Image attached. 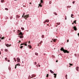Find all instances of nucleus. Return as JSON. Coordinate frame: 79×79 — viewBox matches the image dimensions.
<instances>
[{
  "instance_id": "obj_45",
  "label": "nucleus",
  "mask_w": 79,
  "mask_h": 79,
  "mask_svg": "<svg viewBox=\"0 0 79 79\" xmlns=\"http://www.w3.org/2000/svg\"><path fill=\"white\" fill-rule=\"evenodd\" d=\"M10 19H12V17H10Z\"/></svg>"
},
{
  "instance_id": "obj_57",
  "label": "nucleus",
  "mask_w": 79,
  "mask_h": 79,
  "mask_svg": "<svg viewBox=\"0 0 79 79\" xmlns=\"http://www.w3.org/2000/svg\"><path fill=\"white\" fill-rule=\"evenodd\" d=\"M19 42H21V41L20 40V41H19Z\"/></svg>"
},
{
  "instance_id": "obj_43",
  "label": "nucleus",
  "mask_w": 79,
  "mask_h": 79,
  "mask_svg": "<svg viewBox=\"0 0 79 79\" xmlns=\"http://www.w3.org/2000/svg\"><path fill=\"white\" fill-rule=\"evenodd\" d=\"M68 77V75H65V77Z\"/></svg>"
},
{
  "instance_id": "obj_44",
  "label": "nucleus",
  "mask_w": 79,
  "mask_h": 79,
  "mask_svg": "<svg viewBox=\"0 0 79 79\" xmlns=\"http://www.w3.org/2000/svg\"><path fill=\"white\" fill-rule=\"evenodd\" d=\"M7 61H8V62H10V60H8Z\"/></svg>"
},
{
  "instance_id": "obj_39",
  "label": "nucleus",
  "mask_w": 79,
  "mask_h": 79,
  "mask_svg": "<svg viewBox=\"0 0 79 79\" xmlns=\"http://www.w3.org/2000/svg\"><path fill=\"white\" fill-rule=\"evenodd\" d=\"M75 3V1H73V4H74V3Z\"/></svg>"
},
{
  "instance_id": "obj_29",
  "label": "nucleus",
  "mask_w": 79,
  "mask_h": 79,
  "mask_svg": "<svg viewBox=\"0 0 79 79\" xmlns=\"http://www.w3.org/2000/svg\"><path fill=\"white\" fill-rule=\"evenodd\" d=\"M20 48H23V46H21L20 47Z\"/></svg>"
},
{
  "instance_id": "obj_13",
  "label": "nucleus",
  "mask_w": 79,
  "mask_h": 79,
  "mask_svg": "<svg viewBox=\"0 0 79 79\" xmlns=\"http://www.w3.org/2000/svg\"><path fill=\"white\" fill-rule=\"evenodd\" d=\"M50 72H51V73H52V74H53V73H54V72L52 71V70H50Z\"/></svg>"
},
{
  "instance_id": "obj_40",
  "label": "nucleus",
  "mask_w": 79,
  "mask_h": 79,
  "mask_svg": "<svg viewBox=\"0 0 79 79\" xmlns=\"http://www.w3.org/2000/svg\"><path fill=\"white\" fill-rule=\"evenodd\" d=\"M17 31H18L19 32H21V31H20V30H18Z\"/></svg>"
},
{
  "instance_id": "obj_23",
  "label": "nucleus",
  "mask_w": 79,
  "mask_h": 79,
  "mask_svg": "<svg viewBox=\"0 0 79 79\" xmlns=\"http://www.w3.org/2000/svg\"><path fill=\"white\" fill-rule=\"evenodd\" d=\"M56 24H57V25H60V23H57Z\"/></svg>"
},
{
  "instance_id": "obj_31",
  "label": "nucleus",
  "mask_w": 79,
  "mask_h": 79,
  "mask_svg": "<svg viewBox=\"0 0 79 79\" xmlns=\"http://www.w3.org/2000/svg\"><path fill=\"white\" fill-rule=\"evenodd\" d=\"M4 38H5V37H3L2 38H1V39H2V40H3V39H4Z\"/></svg>"
},
{
  "instance_id": "obj_28",
  "label": "nucleus",
  "mask_w": 79,
  "mask_h": 79,
  "mask_svg": "<svg viewBox=\"0 0 79 79\" xmlns=\"http://www.w3.org/2000/svg\"><path fill=\"white\" fill-rule=\"evenodd\" d=\"M40 2L41 3H43V1H42V0H41Z\"/></svg>"
},
{
  "instance_id": "obj_16",
  "label": "nucleus",
  "mask_w": 79,
  "mask_h": 79,
  "mask_svg": "<svg viewBox=\"0 0 79 79\" xmlns=\"http://www.w3.org/2000/svg\"><path fill=\"white\" fill-rule=\"evenodd\" d=\"M54 15H57V14L55 12H54L53 13Z\"/></svg>"
},
{
  "instance_id": "obj_10",
  "label": "nucleus",
  "mask_w": 79,
  "mask_h": 79,
  "mask_svg": "<svg viewBox=\"0 0 79 79\" xmlns=\"http://www.w3.org/2000/svg\"><path fill=\"white\" fill-rule=\"evenodd\" d=\"M76 70L77 71H79V67H77L76 68Z\"/></svg>"
},
{
  "instance_id": "obj_25",
  "label": "nucleus",
  "mask_w": 79,
  "mask_h": 79,
  "mask_svg": "<svg viewBox=\"0 0 79 79\" xmlns=\"http://www.w3.org/2000/svg\"><path fill=\"white\" fill-rule=\"evenodd\" d=\"M39 6H40V7H42V6L40 5V4H39Z\"/></svg>"
},
{
  "instance_id": "obj_49",
  "label": "nucleus",
  "mask_w": 79,
  "mask_h": 79,
  "mask_svg": "<svg viewBox=\"0 0 79 79\" xmlns=\"http://www.w3.org/2000/svg\"><path fill=\"white\" fill-rule=\"evenodd\" d=\"M41 43L40 42L39 43V44H40V45H41Z\"/></svg>"
},
{
  "instance_id": "obj_21",
  "label": "nucleus",
  "mask_w": 79,
  "mask_h": 79,
  "mask_svg": "<svg viewBox=\"0 0 79 79\" xmlns=\"http://www.w3.org/2000/svg\"><path fill=\"white\" fill-rule=\"evenodd\" d=\"M4 0H1V3H3L4 2Z\"/></svg>"
},
{
  "instance_id": "obj_24",
  "label": "nucleus",
  "mask_w": 79,
  "mask_h": 79,
  "mask_svg": "<svg viewBox=\"0 0 79 79\" xmlns=\"http://www.w3.org/2000/svg\"><path fill=\"white\" fill-rule=\"evenodd\" d=\"M35 55H36L37 56H38V53L36 52L35 53Z\"/></svg>"
},
{
  "instance_id": "obj_53",
  "label": "nucleus",
  "mask_w": 79,
  "mask_h": 79,
  "mask_svg": "<svg viewBox=\"0 0 79 79\" xmlns=\"http://www.w3.org/2000/svg\"><path fill=\"white\" fill-rule=\"evenodd\" d=\"M38 66H39V67H40V65H39Z\"/></svg>"
},
{
  "instance_id": "obj_26",
  "label": "nucleus",
  "mask_w": 79,
  "mask_h": 79,
  "mask_svg": "<svg viewBox=\"0 0 79 79\" xmlns=\"http://www.w3.org/2000/svg\"><path fill=\"white\" fill-rule=\"evenodd\" d=\"M21 29L22 30H24V28L23 27H22Z\"/></svg>"
},
{
  "instance_id": "obj_54",
  "label": "nucleus",
  "mask_w": 79,
  "mask_h": 79,
  "mask_svg": "<svg viewBox=\"0 0 79 79\" xmlns=\"http://www.w3.org/2000/svg\"><path fill=\"white\" fill-rule=\"evenodd\" d=\"M1 55V52L0 51V55Z\"/></svg>"
},
{
  "instance_id": "obj_38",
  "label": "nucleus",
  "mask_w": 79,
  "mask_h": 79,
  "mask_svg": "<svg viewBox=\"0 0 79 79\" xmlns=\"http://www.w3.org/2000/svg\"><path fill=\"white\" fill-rule=\"evenodd\" d=\"M65 19L66 20L67 19L66 18V16H65Z\"/></svg>"
},
{
  "instance_id": "obj_58",
  "label": "nucleus",
  "mask_w": 79,
  "mask_h": 79,
  "mask_svg": "<svg viewBox=\"0 0 79 79\" xmlns=\"http://www.w3.org/2000/svg\"><path fill=\"white\" fill-rule=\"evenodd\" d=\"M1 41H2V40H0V42H1Z\"/></svg>"
},
{
  "instance_id": "obj_1",
  "label": "nucleus",
  "mask_w": 79,
  "mask_h": 79,
  "mask_svg": "<svg viewBox=\"0 0 79 79\" xmlns=\"http://www.w3.org/2000/svg\"><path fill=\"white\" fill-rule=\"evenodd\" d=\"M60 50L61 51H63V52H64V53H69V52L68 51V50H64L63 47L61 48Z\"/></svg>"
},
{
  "instance_id": "obj_36",
  "label": "nucleus",
  "mask_w": 79,
  "mask_h": 79,
  "mask_svg": "<svg viewBox=\"0 0 79 79\" xmlns=\"http://www.w3.org/2000/svg\"><path fill=\"white\" fill-rule=\"evenodd\" d=\"M49 4H51V3H52V1H50V2H49Z\"/></svg>"
},
{
  "instance_id": "obj_18",
  "label": "nucleus",
  "mask_w": 79,
  "mask_h": 79,
  "mask_svg": "<svg viewBox=\"0 0 79 79\" xmlns=\"http://www.w3.org/2000/svg\"><path fill=\"white\" fill-rule=\"evenodd\" d=\"M31 76H32V77H34L35 76V75H31Z\"/></svg>"
},
{
  "instance_id": "obj_15",
  "label": "nucleus",
  "mask_w": 79,
  "mask_h": 79,
  "mask_svg": "<svg viewBox=\"0 0 79 79\" xmlns=\"http://www.w3.org/2000/svg\"><path fill=\"white\" fill-rule=\"evenodd\" d=\"M28 47H29V48H30V49L32 48V46H31L30 45H28Z\"/></svg>"
},
{
  "instance_id": "obj_2",
  "label": "nucleus",
  "mask_w": 79,
  "mask_h": 79,
  "mask_svg": "<svg viewBox=\"0 0 79 79\" xmlns=\"http://www.w3.org/2000/svg\"><path fill=\"white\" fill-rule=\"evenodd\" d=\"M22 18H25V19H27V18H29V15H27L25 16L23 15Z\"/></svg>"
},
{
  "instance_id": "obj_20",
  "label": "nucleus",
  "mask_w": 79,
  "mask_h": 79,
  "mask_svg": "<svg viewBox=\"0 0 79 79\" xmlns=\"http://www.w3.org/2000/svg\"><path fill=\"white\" fill-rule=\"evenodd\" d=\"M31 76L29 75L28 76V79H31Z\"/></svg>"
},
{
  "instance_id": "obj_50",
  "label": "nucleus",
  "mask_w": 79,
  "mask_h": 79,
  "mask_svg": "<svg viewBox=\"0 0 79 79\" xmlns=\"http://www.w3.org/2000/svg\"><path fill=\"white\" fill-rule=\"evenodd\" d=\"M29 44H30V43H31V42H30V41H29Z\"/></svg>"
},
{
  "instance_id": "obj_42",
  "label": "nucleus",
  "mask_w": 79,
  "mask_h": 79,
  "mask_svg": "<svg viewBox=\"0 0 79 79\" xmlns=\"http://www.w3.org/2000/svg\"><path fill=\"white\" fill-rule=\"evenodd\" d=\"M67 42H69V40H67Z\"/></svg>"
},
{
  "instance_id": "obj_55",
  "label": "nucleus",
  "mask_w": 79,
  "mask_h": 79,
  "mask_svg": "<svg viewBox=\"0 0 79 79\" xmlns=\"http://www.w3.org/2000/svg\"><path fill=\"white\" fill-rule=\"evenodd\" d=\"M56 63H57V62H58V60H56Z\"/></svg>"
},
{
  "instance_id": "obj_11",
  "label": "nucleus",
  "mask_w": 79,
  "mask_h": 79,
  "mask_svg": "<svg viewBox=\"0 0 79 79\" xmlns=\"http://www.w3.org/2000/svg\"><path fill=\"white\" fill-rule=\"evenodd\" d=\"M53 75H54V77H55V78H56V74L54 73Z\"/></svg>"
},
{
  "instance_id": "obj_48",
  "label": "nucleus",
  "mask_w": 79,
  "mask_h": 79,
  "mask_svg": "<svg viewBox=\"0 0 79 79\" xmlns=\"http://www.w3.org/2000/svg\"><path fill=\"white\" fill-rule=\"evenodd\" d=\"M74 22H73V23H72V24H74Z\"/></svg>"
},
{
  "instance_id": "obj_41",
  "label": "nucleus",
  "mask_w": 79,
  "mask_h": 79,
  "mask_svg": "<svg viewBox=\"0 0 79 79\" xmlns=\"http://www.w3.org/2000/svg\"><path fill=\"white\" fill-rule=\"evenodd\" d=\"M37 64V62H35V65H36V64Z\"/></svg>"
},
{
  "instance_id": "obj_37",
  "label": "nucleus",
  "mask_w": 79,
  "mask_h": 79,
  "mask_svg": "<svg viewBox=\"0 0 79 79\" xmlns=\"http://www.w3.org/2000/svg\"><path fill=\"white\" fill-rule=\"evenodd\" d=\"M74 16V15H73V14H72L71 15V17H72V18H73V17H72V16Z\"/></svg>"
},
{
  "instance_id": "obj_19",
  "label": "nucleus",
  "mask_w": 79,
  "mask_h": 79,
  "mask_svg": "<svg viewBox=\"0 0 79 79\" xmlns=\"http://www.w3.org/2000/svg\"><path fill=\"white\" fill-rule=\"evenodd\" d=\"M76 20H75L74 21H73V23H75V24H76Z\"/></svg>"
},
{
  "instance_id": "obj_47",
  "label": "nucleus",
  "mask_w": 79,
  "mask_h": 79,
  "mask_svg": "<svg viewBox=\"0 0 79 79\" xmlns=\"http://www.w3.org/2000/svg\"><path fill=\"white\" fill-rule=\"evenodd\" d=\"M23 15H25V13H23Z\"/></svg>"
},
{
  "instance_id": "obj_62",
  "label": "nucleus",
  "mask_w": 79,
  "mask_h": 79,
  "mask_svg": "<svg viewBox=\"0 0 79 79\" xmlns=\"http://www.w3.org/2000/svg\"><path fill=\"white\" fill-rule=\"evenodd\" d=\"M46 21H45V22H44V23H46Z\"/></svg>"
},
{
  "instance_id": "obj_22",
  "label": "nucleus",
  "mask_w": 79,
  "mask_h": 79,
  "mask_svg": "<svg viewBox=\"0 0 79 79\" xmlns=\"http://www.w3.org/2000/svg\"><path fill=\"white\" fill-rule=\"evenodd\" d=\"M5 52H8V49H5Z\"/></svg>"
},
{
  "instance_id": "obj_7",
  "label": "nucleus",
  "mask_w": 79,
  "mask_h": 79,
  "mask_svg": "<svg viewBox=\"0 0 79 79\" xmlns=\"http://www.w3.org/2000/svg\"><path fill=\"white\" fill-rule=\"evenodd\" d=\"M19 37H20V39H23L24 37V36H23V35H20L19 36Z\"/></svg>"
},
{
  "instance_id": "obj_60",
  "label": "nucleus",
  "mask_w": 79,
  "mask_h": 79,
  "mask_svg": "<svg viewBox=\"0 0 79 79\" xmlns=\"http://www.w3.org/2000/svg\"><path fill=\"white\" fill-rule=\"evenodd\" d=\"M47 26H49V25L48 24H47Z\"/></svg>"
},
{
  "instance_id": "obj_17",
  "label": "nucleus",
  "mask_w": 79,
  "mask_h": 79,
  "mask_svg": "<svg viewBox=\"0 0 79 79\" xmlns=\"http://www.w3.org/2000/svg\"><path fill=\"white\" fill-rule=\"evenodd\" d=\"M46 22H47V23H48L49 22V20L47 19L46 20Z\"/></svg>"
},
{
  "instance_id": "obj_14",
  "label": "nucleus",
  "mask_w": 79,
  "mask_h": 79,
  "mask_svg": "<svg viewBox=\"0 0 79 79\" xmlns=\"http://www.w3.org/2000/svg\"><path fill=\"white\" fill-rule=\"evenodd\" d=\"M19 17H20V16L17 15L16 16V18H19Z\"/></svg>"
},
{
  "instance_id": "obj_9",
  "label": "nucleus",
  "mask_w": 79,
  "mask_h": 79,
  "mask_svg": "<svg viewBox=\"0 0 79 79\" xmlns=\"http://www.w3.org/2000/svg\"><path fill=\"white\" fill-rule=\"evenodd\" d=\"M19 35H23V34L21 32H20V33L19 34Z\"/></svg>"
},
{
  "instance_id": "obj_4",
  "label": "nucleus",
  "mask_w": 79,
  "mask_h": 79,
  "mask_svg": "<svg viewBox=\"0 0 79 79\" xmlns=\"http://www.w3.org/2000/svg\"><path fill=\"white\" fill-rule=\"evenodd\" d=\"M17 60L18 63H19V62H20V59H19V57L17 58Z\"/></svg>"
},
{
  "instance_id": "obj_5",
  "label": "nucleus",
  "mask_w": 79,
  "mask_h": 79,
  "mask_svg": "<svg viewBox=\"0 0 79 79\" xmlns=\"http://www.w3.org/2000/svg\"><path fill=\"white\" fill-rule=\"evenodd\" d=\"M16 66H20V64L19 63L17 64L16 65H15V69H16Z\"/></svg>"
},
{
  "instance_id": "obj_61",
  "label": "nucleus",
  "mask_w": 79,
  "mask_h": 79,
  "mask_svg": "<svg viewBox=\"0 0 79 79\" xmlns=\"http://www.w3.org/2000/svg\"><path fill=\"white\" fill-rule=\"evenodd\" d=\"M32 77H33L32 76V77H31V78H32Z\"/></svg>"
},
{
  "instance_id": "obj_59",
  "label": "nucleus",
  "mask_w": 79,
  "mask_h": 79,
  "mask_svg": "<svg viewBox=\"0 0 79 79\" xmlns=\"http://www.w3.org/2000/svg\"><path fill=\"white\" fill-rule=\"evenodd\" d=\"M31 4V2L30 3V5Z\"/></svg>"
},
{
  "instance_id": "obj_56",
  "label": "nucleus",
  "mask_w": 79,
  "mask_h": 79,
  "mask_svg": "<svg viewBox=\"0 0 79 79\" xmlns=\"http://www.w3.org/2000/svg\"><path fill=\"white\" fill-rule=\"evenodd\" d=\"M36 66H37V67H38V65H36Z\"/></svg>"
},
{
  "instance_id": "obj_6",
  "label": "nucleus",
  "mask_w": 79,
  "mask_h": 79,
  "mask_svg": "<svg viewBox=\"0 0 79 79\" xmlns=\"http://www.w3.org/2000/svg\"><path fill=\"white\" fill-rule=\"evenodd\" d=\"M73 29H74V31H76V30H77V28H76V26L74 27H73Z\"/></svg>"
},
{
  "instance_id": "obj_63",
  "label": "nucleus",
  "mask_w": 79,
  "mask_h": 79,
  "mask_svg": "<svg viewBox=\"0 0 79 79\" xmlns=\"http://www.w3.org/2000/svg\"><path fill=\"white\" fill-rule=\"evenodd\" d=\"M53 42V41H51V42Z\"/></svg>"
},
{
  "instance_id": "obj_35",
  "label": "nucleus",
  "mask_w": 79,
  "mask_h": 79,
  "mask_svg": "<svg viewBox=\"0 0 79 79\" xmlns=\"http://www.w3.org/2000/svg\"><path fill=\"white\" fill-rule=\"evenodd\" d=\"M9 69L10 71L11 70V68L9 67Z\"/></svg>"
},
{
  "instance_id": "obj_8",
  "label": "nucleus",
  "mask_w": 79,
  "mask_h": 79,
  "mask_svg": "<svg viewBox=\"0 0 79 79\" xmlns=\"http://www.w3.org/2000/svg\"><path fill=\"white\" fill-rule=\"evenodd\" d=\"M52 40H53L54 42H55L56 41V40H57L56 39H55L53 40V39H52Z\"/></svg>"
},
{
  "instance_id": "obj_51",
  "label": "nucleus",
  "mask_w": 79,
  "mask_h": 79,
  "mask_svg": "<svg viewBox=\"0 0 79 79\" xmlns=\"http://www.w3.org/2000/svg\"><path fill=\"white\" fill-rule=\"evenodd\" d=\"M15 61H16V60L15 59L14 60Z\"/></svg>"
},
{
  "instance_id": "obj_3",
  "label": "nucleus",
  "mask_w": 79,
  "mask_h": 79,
  "mask_svg": "<svg viewBox=\"0 0 79 79\" xmlns=\"http://www.w3.org/2000/svg\"><path fill=\"white\" fill-rule=\"evenodd\" d=\"M23 45H24L25 46H27V42H25V43L22 44H20V45L21 46Z\"/></svg>"
},
{
  "instance_id": "obj_34",
  "label": "nucleus",
  "mask_w": 79,
  "mask_h": 79,
  "mask_svg": "<svg viewBox=\"0 0 79 79\" xmlns=\"http://www.w3.org/2000/svg\"><path fill=\"white\" fill-rule=\"evenodd\" d=\"M5 60L6 61H7V58H5Z\"/></svg>"
},
{
  "instance_id": "obj_64",
  "label": "nucleus",
  "mask_w": 79,
  "mask_h": 79,
  "mask_svg": "<svg viewBox=\"0 0 79 79\" xmlns=\"http://www.w3.org/2000/svg\"><path fill=\"white\" fill-rule=\"evenodd\" d=\"M39 64H40L39 63V64H38V65H39Z\"/></svg>"
},
{
  "instance_id": "obj_12",
  "label": "nucleus",
  "mask_w": 79,
  "mask_h": 79,
  "mask_svg": "<svg viewBox=\"0 0 79 79\" xmlns=\"http://www.w3.org/2000/svg\"><path fill=\"white\" fill-rule=\"evenodd\" d=\"M6 47H10V46H11V45H9V44H6Z\"/></svg>"
},
{
  "instance_id": "obj_27",
  "label": "nucleus",
  "mask_w": 79,
  "mask_h": 79,
  "mask_svg": "<svg viewBox=\"0 0 79 79\" xmlns=\"http://www.w3.org/2000/svg\"><path fill=\"white\" fill-rule=\"evenodd\" d=\"M42 38H44V35H42Z\"/></svg>"
},
{
  "instance_id": "obj_52",
  "label": "nucleus",
  "mask_w": 79,
  "mask_h": 79,
  "mask_svg": "<svg viewBox=\"0 0 79 79\" xmlns=\"http://www.w3.org/2000/svg\"><path fill=\"white\" fill-rule=\"evenodd\" d=\"M14 60H16V58H14Z\"/></svg>"
},
{
  "instance_id": "obj_46",
  "label": "nucleus",
  "mask_w": 79,
  "mask_h": 79,
  "mask_svg": "<svg viewBox=\"0 0 79 79\" xmlns=\"http://www.w3.org/2000/svg\"><path fill=\"white\" fill-rule=\"evenodd\" d=\"M40 42L42 43V42H43V41H41Z\"/></svg>"
},
{
  "instance_id": "obj_30",
  "label": "nucleus",
  "mask_w": 79,
  "mask_h": 79,
  "mask_svg": "<svg viewBox=\"0 0 79 79\" xmlns=\"http://www.w3.org/2000/svg\"><path fill=\"white\" fill-rule=\"evenodd\" d=\"M5 10H8V9L7 8H6L5 9Z\"/></svg>"
},
{
  "instance_id": "obj_33",
  "label": "nucleus",
  "mask_w": 79,
  "mask_h": 79,
  "mask_svg": "<svg viewBox=\"0 0 79 79\" xmlns=\"http://www.w3.org/2000/svg\"><path fill=\"white\" fill-rule=\"evenodd\" d=\"M69 65L70 66H73V64H71V63H69Z\"/></svg>"
},
{
  "instance_id": "obj_32",
  "label": "nucleus",
  "mask_w": 79,
  "mask_h": 79,
  "mask_svg": "<svg viewBox=\"0 0 79 79\" xmlns=\"http://www.w3.org/2000/svg\"><path fill=\"white\" fill-rule=\"evenodd\" d=\"M47 77H48V74H47L46 75Z\"/></svg>"
}]
</instances>
